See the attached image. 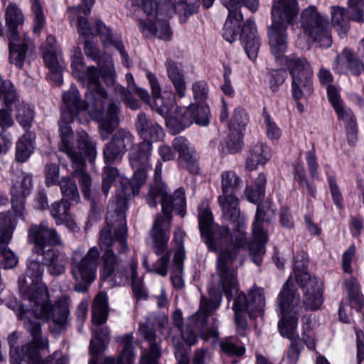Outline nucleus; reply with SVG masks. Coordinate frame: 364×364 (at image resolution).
<instances>
[{"label": "nucleus", "instance_id": "obj_19", "mask_svg": "<svg viewBox=\"0 0 364 364\" xmlns=\"http://www.w3.org/2000/svg\"><path fill=\"white\" fill-rule=\"evenodd\" d=\"M287 64L292 78L293 97L297 100L309 97L313 92V71L306 59H288Z\"/></svg>", "mask_w": 364, "mask_h": 364}, {"label": "nucleus", "instance_id": "obj_35", "mask_svg": "<svg viewBox=\"0 0 364 364\" xmlns=\"http://www.w3.org/2000/svg\"><path fill=\"white\" fill-rule=\"evenodd\" d=\"M167 75L179 98H183L186 92L185 76L177 64L172 60L166 62Z\"/></svg>", "mask_w": 364, "mask_h": 364}, {"label": "nucleus", "instance_id": "obj_50", "mask_svg": "<svg viewBox=\"0 0 364 364\" xmlns=\"http://www.w3.org/2000/svg\"><path fill=\"white\" fill-rule=\"evenodd\" d=\"M17 109L16 119L23 127H29L33 118V112L31 107L24 102L18 104Z\"/></svg>", "mask_w": 364, "mask_h": 364}, {"label": "nucleus", "instance_id": "obj_42", "mask_svg": "<svg viewBox=\"0 0 364 364\" xmlns=\"http://www.w3.org/2000/svg\"><path fill=\"white\" fill-rule=\"evenodd\" d=\"M176 104V94L173 92H164L154 97V107L162 116L168 114Z\"/></svg>", "mask_w": 364, "mask_h": 364}, {"label": "nucleus", "instance_id": "obj_64", "mask_svg": "<svg viewBox=\"0 0 364 364\" xmlns=\"http://www.w3.org/2000/svg\"><path fill=\"white\" fill-rule=\"evenodd\" d=\"M210 360L211 355L208 349H197L194 352L193 364H209Z\"/></svg>", "mask_w": 364, "mask_h": 364}, {"label": "nucleus", "instance_id": "obj_45", "mask_svg": "<svg viewBox=\"0 0 364 364\" xmlns=\"http://www.w3.org/2000/svg\"><path fill=\"white\" fill-rule=\"evenodd\" d=\"M338 119L344 121L348 143L350 146H354L358 141V129L355 116L352 112H348L343 117H339Z\"/></svg>", "mask_w": 364, "mask_h": 364}, {"label": "nucleus", "instance_id": "obj_44", "mask_svg": "<svg viewBox=\"0 0 364 364\" xmlns=\"http://www.w3.org/2000/svg\"><path fill=\"white\" fill-rule=\"evenodd\" d=\"M172 146L174 150L178 153V157L182 161L191 160L196 154L194 147L184 136H180L174 138Z\"/></svg>", "mask_w": 364, "mask_h": 364}, {"label": "nucleus", "instance_id": "obj_41", "mask_svg": "<svg viewBox=\"0 0 364 364\" xmlns=\"http://www.w3.org/2000/svg\"><path fill=\"white\" fill-rule=\"evenodd\" d=\"M184 232L181 228H176L173 232V242L176 245L175 252L173 255V267L178 272L182 270V262L186 257L185 250L183 247Z\"/></svg>", "mask_w": 364, "mask_h": 364}, {"label": "nucleus", "instance_id": "obj_27", "mask_svg": "<svg viewBox=\"0 0 364 364\" xmlns=\"http://www.w3.org/2000/svg\"><path fill=\"white\" fill-rule=\"evenodd\" d=\"M223 5L228 9V17L223 28V38L232 43L238 36L240 22L243 20L242 14L237 11L241 4L235 3V0H221Z\"/></svg>", "mask_w": 364, "mask_h": 364}, {"label": "nucleus", "instance_id": "obj_54", "mask_svg": "<svg viewBox=\"0 0 364 364\" xmlns=\"http://www.w3.org/2000/svg\"><path fill=\"white\" fill-rule=\"evenodd\" d=\"M193 114V118L196 124L199 125H207L208 124L209 108L205 105H190Z\"/></svg>", "mask_w": 364, "mask_h": 364}, {"label": "nucleus", "instance_id": "obj_6", "mask_svg": "<svg viewBox=\"0 0 364 364\" xmlns=\"http://www.w3.org/2000/svg\"><path fill=\"white\" fill-rule=\"evenodd\" d=\"M277 304L281 315V319L278 323L279 333L283 337H287L291 341L287 353V363L296 364L299 355L297 348L299 335L296 328L302 306L299 294L290 279H288L279 292Z\"/></svg>", "mask_w": 364, "mask_h": 364}, {"label": "nucleus", "instance_id": "obj_25", "mask_svg": "<svg viewBox=\"0 0 364 364\" xmlns=\"http://www.w3.org/2000/svg\"><path fill=\"white\" fill-rule=\"evenodd\" d=\"M134 136L128 130L118 129L112 136V140L107 143L104 149V158L107 164H112L121 159L130 145Z\"/></svg>", "mask_w": 364, "mask_h": 364}, {"label": "nucleus", "instance_id": "obj_29", "mask_svg": "<svg viewBox=\"0 0 364 364\" xmlns=\"http://www.w3.org/2000/svg\"><path fill=\"white\" fill-rule=\"evenodd\" d=\"M240 40L249 58L255 60L257 57L260 43L255 23L251 20H247L245 23Z\"/></svg>", "mask_w": 364, "mask_h": 364}, {"label": "nucleus", "instance_id": "obj_58", "mask_svg": "<svg viewBox=\"0 0 364 364\" xmlns=\"http://www.w3.org/2000/svg\"><path fill=\"white\" fill-rule=\"evenodd\" d=\"M264 117L267 136L270 139H278L281 136L280 129L267 112H264Z\"/></svg>", "mask_w": 364, "mask_h": 364}, {"label": "nucleus", "instance_id": "obj_38", "mask_svg": "<svg viewBox=\"0 0 364 364\" xmlns=\"http://www.w3.org/2000/svg\"><path fill=\"white\" fill-rule=\"evenodd\" d=\"M137 261L132 259L129 270H126L121 282H127L129 277L132 279V288L134 296L137 299H144L146 296V291L144 286L142 279L137 276Z\"/></svg>", "mask_w": 364, "mask_h": 364}, {"label": "nucleus", "instance_id": "obj_39", "mask_svg": "<svg viewBox=\"0 0 364 364\" xmlns=\"http://www.w3.org/2000/svg\"><path fill=\"white\" fill-rule=\"evenodd\" d=\"M193 113L190 106L188 108H181L174 118L170 117L166 120V125L172 129L173 134L178 133L194 122Z\"/></svg>", "mask_w": 364, "mask_h": 364}, {"label": "nucleus", "instance_id": "obj_48", "mask_svg": "<svg viewBox=\"0 0 364 364\" xmlns=\"http://www.w3.org/2000/svg\"><path fill=\"white\" fill-rule=\"evenodd\" d=\"M248 122L249 118L245 110L241 107H237L234 110L229 123V129L243 131Z\"/></svg>", "mask_w": 364, "mask_h": 364}, {"label": "nucleus", "instance_id": "obj_49", "mask_svg": "<svg viewBox=\"0 0 364 364\" xmlns=\"http://www.w3.org/2000/svg\"><path fill=\"white\" fill-rule=\"evenodd\" d=\"M327 92L328 100L333 107L338 117H343L348 112H351L350 109H347L343 107L342 101L341 100L339 93L337 89L333 86L328 85L327 87Z\"/></svg>", "mask_w": 364, "mask_h": 364}, {"label": "nucleus", "instance_id": "obj_14", "mask_svg": "<svg viewBox=\"0 0 364 364\" xmlns=\"http://www.w3.org/2000/svg\"><path fill=\"white\" fill-rule=\"evenodd\" d=\"M275 205L269 200L259 203L257 206L255 221L252 223V240L249 244L250 255L252 262L259 265L264 253L267 234L263 230L262 223L269 222L274 216Z\"/></svg>", "mask_w": 364, "mask_h": 364}, {"label": "nucleus", "instance_id": "obj_4", "mask_svg": "<svg viewBox=\"0 0 364 364\" xmlns=\"http://www.w3.org/2000/svg\"><path fill=\"white\" fill-rule=\"evenodd\" d=\"M222 189L223 194L218 197V201L223 210V217L231 221L235 227V240L232 242L234 254L228 255V252H223L218 259L219 285L230 301L233 291H237L235 272L232 267V263L236 258L239 250L245 249L247 246V241L245 232V218L241 215L238 209V199L236 196L238 183H223Z\"/></svg>", "mask_w": 364, "mask_h": 364}, {"label": "nucleus", "instance_id": "obj_56", "mask_svg": "<svg viewBox=\"0 0 364 364\" xmlns=\"http://www.w3.org/2000/svg\"><path fill=\"white\" fill-rule=\"evenodd\" d=\"M243 134L242 131L237 129H230L228 139L226 142L227 147L232 153L239 151L242 146Z\"/></svg>", "mask_w": 364, "mask_h": 364}, {"label": "nucleus", "instance_id": "obj_7", "mask_svg": "<svg viewBox=\"0 0 364 364\" xmlns=\"http://www.w3.org/2000/svg\"><path fill=\"white\" fill-rule=\"evenodd\" d=\"M20 306L16 310V314L18 318L22 320L24 326L30 334L31 340L22 346L21 350L16 347L18 336L16 332H13L8 336V342L10 346L11 363L21 364L25 361L28 364H45V361L41 360L40 355L41 350L48 348V340L41 334V323L36 321H32L31 318L43 319L32 313L31 309L28 308L29 312L23 311V318H21L18 314Z\"/></svg>", "mask_w": 364, "mask_h": 364}, {"label": "nucleus", "instance_id": "obj_22", "mask_svg": "<svg viewBox=\"0 0 364 364\" xmlns=\"http://www.w3.org/2000/svg\"><path fill=\"white\" fill-rule=\"evenodd\" d=\"M77 31L78 33L85 38L96 36L97 34L100 35L102 42L105 46L112 45L119 51L123 58L124 64L128 66V55L124 50L121 40L114 38L109 28L102 21H97L95 23V27H92L85 18L79 16Z\"/></svg>", "mask_w": 364, "mask_h": 364}, {"label": "nucleus", "instance_id": "obj_55", "mask_svg": "<svg viewBox=\"0 0 364 364\" xmlns=\"http://www.w3.org/2000/svg\"><path fill=\"white\" fill-rule=\"evenodd\" d=\"M8 243H0V255L5 269H12L18 262L17 256L7 247Z\"/></svg>", "mask_w": 364, "mask_h": 364}, {"label": "nucleus", "instance_id": "obj_30", "mask_svg": "<svg viewBox=\"0 0 364 364\" xmlns=\"http://www.w3.org/2000/svg\"><path fill=\"white\" fill-rule=\"evenodd\" d=\"M270 149L261 141L253 142L249 148V154L246 160V168L254 171L259 166H264L270 159Z\"/></svg>", "mask_w": 364, "mask_h": 364}, {"label": "nucleus", "instance_id": "obj_10", "mask_svg": "<svg viewBox=\"0 0 364 364\" xmlns=\"http://www.w3.org/2000/svg\"><path fill=\"white\" fill-rule=\"evenodd\" d=\"M213 220V215L208 208H205L199 210L198 223L200 231L202 236L205 239V242L208 245L209 249L215 252L218 251V256L223 252H228V255H233L232 242L235 240V227L234 226V234L231 236L230 230L228 228H214ZM217 274H218V269ZM218 277H220V276Z\"/></svg>", "mask_w": 364, "mask_h": 364}, {"label": "nucleus", "instance_id": "obj_32", "mask_svg": "<svg viewBox=\"0 0 364 364\" xmlns=\"http://www.w3.org/2000/svg\"><path fill=\"white\" fill-rule=\"evenodd\" d=\"M335 69L339 73L349 70L358 75L364 72V62L361 63L350 50H344L336 58Z\"/></svg>", "mask_w": 364, "mask_h": 364}, {"label": "nucleus", "instance_id": "obj_24", "mask_svg": "<svg viewBox=\"0 0 364 364\" xmlns=\"http://www.w3.org/2000/svg\"><path fill=\"white\" fill-rule=\"evenodd\" d=\"M28 234V241L34 244L33 252L38 255L46 252L50 245H61L60 237L57 231L49 228L46 222L31 225Z\"/></svg>", "mask_w": 364, "mask_h": 364}, {"label": "nucleus", "instance_id": "obj_12", "mask_svg": "<svg viewBox=\"0 0 364 364\" xmlns=\"http://www.w3.org/2000/svg\"><path fill=\"white\" fill-rule=\"evenodd\" d=\"M32 183H14L12 188V210L0 213V243H8L18 224V219H25V200L30 194Z\"/></svg>", "mask_w": 364, "mask_h": 364}, {"label": "nucleus", "instance_id": "obj_36", "mask_svg": "<svg viewBox=\"0 0 364 364\" xmlns=\"http://www.w3.org/2000/svg\"><path fill=\"white\" fill-rule=\"evenodd\" d=\"M139 23L141 31L146 37L156 36L159 38L163 40H169L171 31L168 23L166 21L157 20L154 23H146L142 19L139 20Z\"/></svg>", "mask_w": 364, "mask_h": 364}, {"label": "nucleus", "instance_id": "obj_31", "mask_svg": "<svg viewBox=\"0 0 364 364\" xmlns=\"http://www.w3.org/2000/svg\"><path fill=\"white\" fill-rule=\"evenodd\" d=\"M40 255L43 257V264L48 267L50 274L58 276L65 272L68 263V257L65 254L49 247Z\"/></svg>", "mask_w": 364, "mask_h": 364}, {"label": "nucleus", "instance_id": "obj_21", "mask_svg": "<svg viewBox=\"0 0 364 364\" xmlns=\"http://www.w3.org/2000/svg\"><path fill=\"white\" fill-rule=\"evenodd\" d=\"M152 144L149 141H141L131 145L128 151L129 166L134 171L133 180L135 182H145L148 173L151 168V157Z\"/></svg>", "mask_w": 364, "mask_h": 364}, {"label": "nucleus", "instance_id": "obj_52", "mask_svg": "<svg viewBox=\"0 0 364 364\" xmlns=\"http://www.w3.org/2000/svg\"><path fill=\"white\" fill-rule=\"evenodd\" d=\"M220 347L225 353L232 356H240L245 352V348L232 338L222 341Z\"/></svg>", "mask_w": 364, "mask_h": 364}, {"label": "nucleus", "instance_id": "obj_20", "mask_svg": "<svg viewBox=\"0 0 364 364\" xmlns=\"http://www.w3.org/2000/svg\"><path fill=\"white\" fill-rule=\"evenodd\" d=\"M249 296L248 300L244 294H238L232 306L235 323L242 330L247 327L245 314H247L250 318H255L257 313L262 311L264 306L262 289L253 288L250 291Z\"/></svg>", "mask_w": 364, "mask_h": 364}, {"label": "nucleus", "instance_id": "obj_60", "mask_svg": "<svg viewBox=\"0 0 364 364\" xmlns=\"http://www.w3.org/2000/svg\"><path fill=\"white\" fill-rule=\"evenodd\" d=\"M192 91L196 102H203L208 97V88L206 83L204 82L198 81L193 83Z\"/></svg>", "mask_w": 364, "mask_h": 364}, {"label": "nucleus", "instance_id": "obj_1", "mask_svg": "<svg viewBox=\"0 0 364 364\" xmlns=\"http://www.w3.org/2000/svg\"><path fill=\"white\" fill-rule=\"evenodd\" d=\"M157 200L161 203L164 215H158L150 231L152 239L151 246L157 255H161L153 264L152 269L148 266L146 257H144L143 265L149 272L164 277L168 273V267L170 262L171 251L168 249L169 240V227L172 218L171 213L173 209L181 217H184L186 211V197L183 189H177L173 196L166 192L165 183H150L146 200L149 206L156 207Z\"/></svg>", "mask_w": 364, "mask_h": 364}, {"label": "nucleus", "instance_id": "obj_53", "mask_svg": "<svg viewBox=\"0 0 364 364\" xmlns=\"http://www.w3.org/2000/svg\"><path fill=\"white\" fill-rule=\"evenodd\" d=\"M31 1L32 11L34 15L33 32L39 33L45 25L46 18L40 0H31Z\"/></svg>", "mask_w": 364, "mask_h": 364}, {"label": "nucleus", "instance_id": "obj_16", "mask_svg": "<svg viewBox=\"0 0 364 364\" xmlns=\"http://www.w3.org/2000/svg\"><path fill=\"white\" fill-rule=\"evenodd\" d=\"M301 26L318 47L329 48L331 46L332 37L328 20L316 7L309 6L301 12Z\"/></svg>", "mask_w": 364, "mask_h": 364}, {"label": "nucleus", "instance_id": "obj_26", "mask_svg": "<svg viewBox=\"0 0 364 364\" xmlns=\"http://www.w3.org/2000/svg\"><path fill=\"white\" fill-rule=\"evenodd\" d=\"M85 54L97 63L102 77L107 85H113L115 81V71L112 58L109 55H101L97 43L86 40L84 46Z\"/></svg>", "mask_w": 364, "mask_h": 364}, {"label": "nucleus", "instance_id": "obj_40", "mask_svg": "<svg viewBox=\"0 0 364 364\" xmlns=\"http://www.w3.org/2000/svg\"><path fill=\"white\" fill-rule=\"evenodd\" d=\"M34 135L28 132L23 135L18 140L16 149V159L19 162H25L30 156L33 146Z\"/></svg>", "mask_w": 364, "mask_h": 364}, {"label": "nucleus", "instance_id": "obj_46", "mask_svg": "<svg viewBox=\"0 0 364 364\" xmlns=\"http://www.w3.org/2000/svg\"><path fill=\"white\" fill-rule=\"evenodd\" d=\"M132 7H136L134 11L141 9L147 16V22L152 23L156 14L157 3L153 0H130Z\"/></svg>", "mask_w": 364, "mask_h": 364}, {"label": "nucleus", "instance_id": "obj_18", "mask_svg": "<svg viewBox=\"0 0 364 364\" xmlns=\"http://www.w3.org/2000/svg\"><path fill=\"white\" fill-rule=\"evenodd\" d=\"M221 300L220 295L210 299L202 296L198 310L189 318L191 324L200 331L201 338L205 341H215L218 337L216 318H211L213 324L210 327L206 328V326L210 316L219 308Z\"/></svg>", "mask_w": 364, "mask_h": 364}, {"label": "nucleus", "instance_id": "obj_62", "mask_svg": "<svg viewBox=\"0 0 364 364\" xmlns=\"http://www.w3.org/2000/svg\"><path fill=\"white\" fill-rule=\"evenodd\" d=\"M60 189L65 200H77L79 199V193L76 183H63Z\"/></svg>", "mask_w": 364, "mask_h": 364}, {"label": "nucleus", "instance_id": "obj_15", "mask_svg": "<svg viewBox=\"0 0 364 364\" xmlns=\"http://www.w3.org/2000/svg\"><path fill=\"white\" fill-rule=\"evenodd\" d=\"M6 23L9 29L8 38L10 41L9 58L11 63L21 68L26 59L28 43L30 39L24 36L22 43H15L19 40L17 27L24 21L21 10L13 4H9L6 11Z\"/></svg>", "mask_w": 364, "mask_h": 364}, {"label": "nucleus", "instance_id": "obj_23", "mask_svg": "<svg viewBox=\"0 0 364 364\" xmlns=\"http://www.w3.org/2000/svg\"><path fill=\"white\" fill-rule=\"evenodd\" d=\"M297 282L303 287V304L306 310L316 311L323 302L322 283L316 277H311L306 272H296Z\"/></svg>", "mask_w": 364, "mask_h": 364}, {"label": "nucleus", "instance_id": "obj_3", "mask_svg": "<svg viewBox=\"0 0 364 364\" xmlns=\"http://www.w3.org/2000/svg\"><path fill=\"white\" fill-rule=\"evenodd\" d=\"M44 264L38 259L31 258L26 264V276L31 279L28 283L26 278L19 279V290L22 298L19 315L23 318V311L29 312L28 308L36 316L52 320L60 326H63L69 313L68 299L61 296L55 305L49 302V294L46 285L41 282L44 272Z\"/></svg>", "mask_w": 364, "mask_h": 364}, {"label": "nucleus", "instance_id": "obj_61", "mask_svg": "<svg viewBox=\"0 0 364 364\" xmlns=\"http://www.w3.org/2000/svg\"><path fill=\"white\" fill-rule=\"evenodd\" d=\"M124 180L123 176L119 170L112 166H107L102 173V182H121Z\"/></svg>", "mask_w": 364, "mask_h": 364}, {"label": "nucleus", "instance_id": "obj_17", "mask_svg": "<svg viewBox=\"0 0 364 364\" xmlns=\"http://www.w3.org/2000/svg\"><path fill=\"white\" fill-rule=\"evenodd\" d=\"M99 259L100 252L95 246L91 247L81 258L73 257L71 269L73 277L76 282L74 287L76 291H87L96 277Z\"/></svg>", "mask_w": 364, "mask_h": 364}, {"label": "nucleus", "instance_id": "obj_34", "mask_svg": "<svg viewBox=\"0 0 364 364\" xmlns=\"http://www.w3.org/2000/svg\"><path fill=\"white\" fill-rule=\"evenodd\" d=\"M70 208V203L67 200L62 199L51 204L50 213L55 220L56 225L66 223L67 226L73 230L76 225L69 212Z\"/></svg>", "mask_w": 364, "mask_h": 364}, {"label": "nucleus", "instance_id": "obj_11", "mask_svg": "<svg viewBox=\"0 0 364 364\" xmlns=\"http://www.w3.org/2000/svg\"><path fill=\"white\" fill-rule=\"evenodd\" d=\"M80 110H75L72 108H67L62 112L59 120V129L60 141L58 144V149L65 153L72 161L75 170L72 173V179L78 182H88L89 176L84 171L85 160L81 153H77L73 150L71 141L73 132L70 127L73 122L74 116Z\"/></svg>", "mask_w": 364, "mask_h": 364}, {"label": "nucleus", "instance_id": "obj_13", "mask_svg": "<svg viewBox=\"0 0 364 364\" xmlns=\"http://www.w3.org/2000/svg\"><path fill=\"white\" fill-rule=\"evenodd\" d=\"M140 183H117L116 200L109 202L107 206V223L119 226V232L117 233L118 240L126 248L124 234L127 232L125 211L127 209V200L139 193Z\"/></svg>", "mask_w": 364, "mask_h": 364}, {"label": "nucleus", "instance_id": "obj_2", "mask_svg": "<svg viewBox=\"0 0 364 364\" xmlns=\"http://www.w3.org/2000/svg\"><path fill=\"white\" fill-rule=\"evenodd\" d=\"M87 87L85 101L81 100L78 90L74 86L63 95L67 108L83 111L89 109L90 114L99 121L101 137L106 140L119 124V103L108 98L105 90L99 82L100 73L97 68L90 66L86 74Z\"/></svg>", "mask_w": 364, "mask_h": 364}, {"label": "nucleus", "instance_id": "obj_59", "mask_svg": "<svg viewBox=\"0 0 364 364\" xmlns=\"http://www.w3.org/2000/svg\"><path fill=\"white\" fill-rule=\"evenodd\" d=\"M356 252L355 245H351L343 254L342 267L345 273L352 272L351 263Z\"/></svg>", "mask_w": 364, "mask_h": 364}, {"label": "nucleus", "instance_id": "obj_5", "mask_svg": "<svg viewBox=\"0 0 364 364\" xmlns=\"http://www.w3.org/2000/svg\"><path fill=\"white\" fill-rule=\"evenodd\" d=\"M92 313V339L90 342L92 358L88 364H97V356L107 348L110 339L109 329L102 326L106 323L108 316L107 299L105 293L100 292L95 296ZM117 341L123 345V349L117 360L112 357H107L102 364H132L134 358L133 336L125 334L117 337Z\"/></svg>", "mask_w": 364, "mask_h": 364}, {"label": "nucleus", "instance_id": "obj_37", "mask_svg": "<svg viewBox=\"0 0 364 364\" xmlns=\"http://www.w3.org/2000/svg\"><path fill=\"white\" fill-rule=\"evenodd\" d=\"M140 329L143 336L150 344L149 352L143 355L140 362L157 360L161 356V339L157 338L156 332L153 329L146 326L141 327Z\"/></svg>", "mask_w": 364, "mask_h": 364}, {"label": "nucleus", "instance_id": "obj_28", "mask_svg": "<svg viewBox=\"0 0 364 364\" xmlns=\"http://www.w3.org/2000/svg\"><path fill=\"white\" fill-rule=\"evenodd\" d=\"M135 127L138 134L143 139L142 141H149L152 144L164 136L163 129L142 112L137 115Z\"/></svg>", "mask_w": 364, "mask_h": 364}, {"label": "nucleus", "instance_id": "obj_8", "mask_svg": "<svg viewBox=\"0 0 364 364\" xmlns=\"http://www.w3.org/2000/svg\"><path fill=\"white\" fill-rule=\"evenodd\" d=\"M298 14L296 0H277L273 2L268 39L271 52L277 60L284 55L288 46L287 28L296 18Z\"/></svg>", "mask_w": 364, "mask_h": 364}, {"label": "nucleus", "instance_id": "obj_9", "mask_svg": "<svg viewBox=\"0 0 364 364\" xmlns=\"http://www.w3.org/2000/svg\"><path fill=\"white\" fill-rule=\"evenodd\" d=\"M119 232V226L107 223L100 232L99 240V245L102 251V269L100 272L101 279H107L112 276L115 277L123 278L127 269L122 270V259L118 257L114 252V249H117L120 254H123L129 250L127 245V231L124 234V240L126 248H122V244L118 240L117 233Z\"/></svg>", "mask_w": 364, "mask_h": 364}, {"label": "nucleus", "instance_id": "obj_63", "mask_svg": "<svg viewBox=\"0 0 364 364\" xmlns=\"http://www.w3.org/2000/svg\"><path fill=\"white\" fill-rule=\"evenodd\" d=\"M181 338L184 342L188 346H193L197 343V335L193 329V326L187 324L180 329Z\"/></svg>", "mask_w": 364, "mask_h": 364}, {"label": "nucleus", "instance_id": "obj_33", "mask_svg": "<svg viewBox=\"0 0 364 364\" xmlns=\"http://www.w3.org/2000/svg\"><path fill=\"white\" fill-rule=\"evenodd\" d=\"M46 67L50 70V78L58 83L63 82V60L60 56V50L52 51L46 50L42 53Z\"/></svg>", "mask_w": 364, "mask_h": 364}, {"label": "nucleus", "instance_id": "obj_47", "mask_svg": "<svg viewBox=\"0 0 364 364\" xmlns=\"http://www.w3.org/2000/svg\"><path fill=\"white\" fill-rule=\"evenodd\" d=\"M77 146L80 149L83 151L85 155H87L92 160L96 155V144L88 134L85 132L77 133Z\"/></svg>", "mask_w": 364, "mask_h": 364}, {"label": "nucleus", "instance_id": "obj_51", "mask_svg": "<svg viewBox=\"0 0 364 364\" xmlns=\"http://www.w3.org/2000/svg\"><path fill=\"white\" fill-rule=\"evenodd\" d=\"M245 193L250 202L259 203L265 195L264 183H249L246 187Z\"/></svg>", "mask_w": 364, "mask_h": 364}, {"label": "nucleus", "instance_id": "obj_43", "mask_svg": "<svg viewBox=\"0 0 364 364\" xmlns=\"http://www.w3.org/2000/svg\"><path fill=\"white\" fill-rule=\"evenodd\" d=\"M331 21L341 36H344L348 30L349 19L345 9L339 6L331 7Z\"/></svg>", "mask_w": 364, "mask_h": 364}, {"label": "nucleus", "instance_id": "obj_57", "mask_svg": "<svg viewBox=\"0 0 364 364\" xmlns=\"http://www.w3.org/2000/svg\"><path fill=\"white\" fill-rule=\"evenodd\" d=\"M348 6L353 21H364V0H348Z\"/></svg>", "mask_w": 364, "mask_h": 364}]
</instances>
